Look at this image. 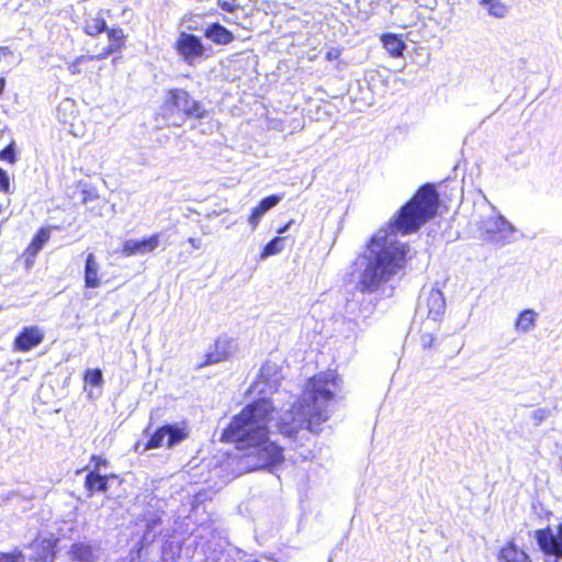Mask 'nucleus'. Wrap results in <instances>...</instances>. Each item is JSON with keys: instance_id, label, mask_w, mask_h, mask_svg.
Returning a JSON list of instances; mask_svg holds the SVG:
<instances>
[{"instance_id": "obj_33", "label": "nucleus", "mask_w": 562, "mask_h": 562, "mask_svg": "<svg viewBox=\"0 0 562 562\" xmlns=\"http://www.w3.org/2000/svg\"><path fill=\"white\" fill-rule=\"evenodd\" d=\"M0 191L4 193L10 192V179L4 169L0 167Z\"/></svg>"}, {"instance_id": "obj_21", "label": "nucleus", "mask_w": 562, "mask_h": 562, "mask_svg": "<svg viewBox=\"0 0 562 562\" xmlns=\"http://www.w3.org/2000/svg\"><path fill=\"white\" fill-rule=\"evenodd\" d=\"M69 554L76 562H94L93 548L89 543H72L69 549Z\"/></svg>"}, {"instance_id": "obj_15", "label": "nucleus", "mask_w": 562, "mask_h": 562, "mask_svg": "<svg viewBox=\"0 0 562 562\" xmlns=\"http://www.w3.org/2000/svg\"><path fill=\"white\" fill-rule=\"evenodd\" d=\"M110 479H117L116 474H100L95 470H89L85 476L83 487L88 496L97 493H106Z\"/></svg>"}, {"instance_id": "obj_34", "label": "nucleus", "mask_w": 562, "mask_h": 562, "mask_svg": "<svg viewBox=\"0 0 562 562\" xmlns=\"http://www.w3.org/2000/svg\"><path fill=\"white\" fill-rule=\"evenodd\" d=\"M98 193L94 189L85 186L82 189V203H87L89 201H94L98 199Z\"/></svg>"}, {"instance_id": "obj_25", "label": "nucleus", "mask_w": 562, "mask_h": 562, "mask_svg": "<svg viewBox=\"0 0 562 562\" xmlns=\"http://www.w3.org/2000/svg\"><path fill=\"white\" fill-rule=\"evenodd\" d=\"M284 237L276 236L262 249L261 257H269L277 255L283 249Z\"/></svg>"}, {"instance_id": "obj_19", "label": "nucleus", "mask_w": 562, "mask_h": 562, "mask_svg": "<svg viewBox=\"0 0 562 562\" xmlns=\"http://www.w3.org/2000/svg\"><path fill=\"white\" fill-rule=\"evenodd\" d=\"M381 42L390 56L394 58L403 56L406 45L405 42L401 38V35L394 33H385L381 36Z\"/></svg>"}, {"instance_id": "obj_39", "label": "nucleus", "mask_w": 562, "mask_h": 562, "mask_svg": "<svg viewBox=\"0 0 562 562\" xmlns=\"http://www.w3.org/2000/svg\"><path fill=\"white\" fill-rule=\"evenodd\" d=\"M339 54H340V53H339V50L328 52V53L326 54V58H327L328 60H331V59H334V58H337V57L339 56Z\"/></svg>"}, {"instance_id": "obj_24", "label": "nucleus", "mask_w": 562, "mask_h": 562, "mask_svg": "<svg viewBox=\"0 0 562 562\" xmlns=\"http://www.w3.org/2000/svg\"><path fill=\"white\" fill-rule=\"evenodd\" d=\"M480 4L487 7L488 14L495 18H504L507 7L501 0H479Z\"/></svg>"}, {"instance_id": "obj_1", "label": "nucleus", "mask_w": 562, "mask_h": 562, "mask_svg": "<svg viewBox=\"0 0 562 562\" xmlns=\"http://www.w3.org/2000/svg\"><path fill=\"white\" fill-rule=\"evenodd\" d=\"M439 207L435 184H422L397 213L381 228L383 236L373 235L366 244L370 260L361 272L358 289L373 293L402 271L409 260L407 244L390 239L389 235H409L434 218Z\"/></svg>"}, {"instance_id": "obj_11", "label": "nucleus", "mask_w": 562, "mask_h": 562, "mask_svg": "<svg viewBox=\"0 0 562 562\" xmlns=\"http://www.w3.org/2000/svg\"><path fill=\"white\" fill-rule=\"evenodd\" d=\"M44 331L36 325L24 326L13 339V349L18 352H29L43 342Z\"/></svg>"}, {"instance_id": "obj_38", "label": "nucleus", "mask_w": 562, "mask_h": 562, "mask_svg": "<svg viewBox=\"0 0 562 562\" xmlns=\"http://www.w3.org/2000/svg\"><path fill=\"white\" fill-rule=\"evenodd\" d=\"M294 223L293 220H290L288 223H285L283 226H281L280 228L277 229V233L279 235L283 234L286 232V229Z\"/></svg>"}, {"instance_id": "obj_2", "label": "nucleus", "mask_w": 562, "mask_h": 562, "mask_svg": "<svg viewBox=\"0 0 562 562\" xmlns=\"http://www.w3.org/2000/svg\"><path fill=\"white\" fill-rule=\"evenodd\" d=\"M340 382L338 374L333 371L310 376L301 397L291 406L290 416L278 422V432L293 442L299 441L302 429L319 435L322 425L330 417L328 405L335 401V391Z\"/></svg>"}, {"instance_id": "obj_18", "label": "nucleus", "mask_w": 562, "mask_h": 562, "mask_svg": "<svg viewBox=\"0 0 562 562\" xmlns=\"http://www.w3.org/2000/svg\"><path fill=\"white\" fill-rule=\"evenodd\" d=\"M203 34L216 45H227L234 41V34L218 22L207 25Z\"/></svg>"}, {"instance_id": "obj_7", "label": "nucleus", "mask_w": 562, "mask_h": 562, "mask_svg": "<svg viewBox=\"0 0 562 562\" xmlns=\"http://www.w3.org/2000/svg\"><path fill=\"white\" fill-rule=\"evenodd\" d=\"M173 47L178 55L189 65H193L196 60L205 57V47L201 38L194 34L181 32Z\"/></svg>"}, {"instance_id": "obj_32", "label": "nucleus", "mask_w": 562, "mask_h": 562, "mask_svg": "<svg viewBox=\"0 0 562 562\" xmlns=\"http://www.w3.org/2000/svg\"><path fill=\"white\" fill-rule=\"evenodd\" d=\"M422 347L424 350L431 349L436 345V337L432 334H424L420 337Z\"/></svg>"}, {"instance_id": "obj_20", "label": "nucleus", "mask_w": 562, "mask_h": 562, "mask_svg": "<svg viewBox=\"0 0 562 562\" xmlns=\"http://www.w3.org/2000/svg\"><path fill=\"white\" fill-rule=\"evenodd\" d=\"M106 21L101 11L95 15H89L83 22V32L89 36H98L106 31Z\"/></svg>"}, {"instance_id": "obj_9", "label": "nucleus", "mask_w": 562, "mask_h": 562, "mask_svg": "<svg viewBox=\"0 0 562 562\" xmlns=\"http://www.w3.org/2000/svg\"><path fill=\"white\" fill-rule=\"evenodd\" d=\"M221 441L232 443L237 449L245 447L246 441V408L234 416L227 427L223 430Z\"/></svg>"}, {"instance_id": "obj_28", "label": "nucleus", "mask_w": 562, "mask_h": 562, "mask_svg": "<svg viewBox=\"0 0 562 562\" xmlns=\"http://www.w3.org/2000/svg\"><path fill=\"white\" fill-rule=\"evenodd\" d=\"M0 562H25L23 553L14 549L11 552H0Z\"/></svg>"}, {"instance_id": "obj_4", "label": "nucleus", "mask_w": 562, "mask_h": 562, "mask_svg": "<svg viewBox=\"0 0 562 562\" xmlns=\"http://www.w3.org/2000/svg\"><path fill=\"white\" fill-rule=\"evenodd\" d=\"M161 115L172 121V125L181 126L188 120H203L207 115L203 103L195 100L189 91L180 88L167 90L161 104Z\"/></svg>"}, {"instance_id": "obj_5", "label": "nucleus", "mask_w": 562, "mask_h": 562, "mask_svg": "<svg viewBox=\"0 0 562 562\" xmlns=\"http://www.w3.org/2000/svg\"><path fill=\"white\" fill-rule=\"evenodd\" d=\"M188 431L177 425L158 427L144 445V450L159 449L162 446L172 448L188 438Z\"/></svg>"}, {"instance_id": "obj_16", "label": "nucleus", "mask_w": 562, "mask_h": 562, "mask_svg": "<svg viewBox=\"0 0 562 562\" xmlns=\"http://www.w3.org/2000/svg\"><path fill=\"white\" fill-rule=\"evenodd\" d=\"M109 44L104 47L98 55H95L97 60L105 59L110 55L122 50L126 44V34L124 30L121 27H110L105 31Z\"/></svg>"}, {"instance_id": "obj_27", "label": "nucleus", "mask_w": 562, "mask_h": 562, "mask_svg": "<svg viewBox=\"0 0 562 562\" xmlns=\"http://www.w3.org/2000/svg\"><path fill=\"white\" fill-rule=\"evenodd\" d=\"M94 56L81 55L68 65V70L71 75H79L81 72L80 65L90 60H94Z\"/></svg>"}, {"instance_id": "obj_40", "label": "nucleus", "mask_w": 562, "mask_h": 562, "mask_svg": "<svg viewBox=\"0 0 562 562\" xmlns=\"http://www.w3.org/2000/svg\"><path fill=\"white\" fill-rule=\"evenodd\" d=\"M88 469H89V467L87 465V467H85V468H82V469L77 470V471H76V473H77V474H79V473H81L82 471H86V470H88Z\"/></svg>"}, {"instance_id": "obj_23", "label": "nucleus", "mask_w": 562, "mask_h": 562, "mask_svg": "<svg viewBox=\"0 0 562 562\" xmlns=\"http://www.w3.org/2000/svg\"><path fill=\"white\" fill-rule=\"evenodd\" d=\"M537 313L532 310H524L515 322V328L518 331L527 333L536 325Z\"/></svg>"}, {"instance_id": "obj_17", "label": "nucleus", "mask_w": 562, "mask_h": 562, "mask_svg": "<svg viewBox=\"0 0 562 562\" xmlns=\"http://www.w3.org/2000/svg\"><path fill=\"white\" fill-rule=\"evenodd\" d=\"M83 281L86 289H97L102 284L100 265L92 252L87 254L85 259Z\"/></svg>"}, {"instance_id": "obj_22", "label": "nucleus", "mask_w": 562, "mask_h": 562, "mask_svg": "<svg viewBox=\"0 0 562 562\" xmlns=\"http://www.w3.org/2000/svg\"><path fill=\"white\" fill-rule=\"evenodd\" d=\"M281 201V196L278 194H271L262 200L251 210L250 221L257 222L261 215H263L268 210L276 206Z\"/></svg>"}, {"instance_id": "obj_36", "label": "nucleus", "mask_w": 562, "mask_h": 562, "mask_svg": "<svg viewBox=\"0 0 562 562\" xmlns=\"http://www.w3.org/2000/svg\"><path fill=\"white\" fill-rule=\"evenodd\" d=\"M188 243L191 245L192 248L194 249H200L201 246H202V243H201V239L199 238H194V237H190L188 238Z\"/></svg>"}, {"instance_id": "obj_35", "label": "nucleus", "mask_w": 562, "mask_h": 562, "mask_svg": "<svg viewBox=\"0 0 562 562\" xmlns=\"http://www.w3.org/2000/svg\"><path fill=\"white\" fill-rule=\"evenodd\" d=\"M495 224L496 226L499 228V231H503V232H513V226L510 223H508L506 220H504L503 217H497L495 220Z\"/></svg>"}, {"instance_id": "obj_8", "label": "nucleus", "mask_w": 562, "mask_h": 562, "mask_svg": "<svg viewBox=\"0 0 562 562\" xmlns=\"http://www.w3.org/2000/svg\"><path fill=\"white\" fill-rule=\"evenodd\" d=\"M58 538L37 535L27 544L32 551L31 560L33 562H54L57 553Z\"/></svg>"}, {"instance_id": "obj_30", "label": "nucleus", "mask_w": 562, "mask_h": 562, "mask_svg": "<svg viewBox=\"0 0 562 562\" xmlns=\"http://www.w3.org/2000/svg\"><path fill=\"white\" fill-rule=\"evenodd\" d=\"M90 464L92 467L90 470H95L97 472H100L102 468L109 467V461L101 454H92L90 457Z\"/></svg>"}, {"instance_id": "obj_41", "label": "nucleus", "mask_w": 562, "mask_h": 562, "mask_svg": "<svg viewBox=\"0 0 562 562\" xmlns=\"http://www.w3.org/2000/svg\"><path fill=\"white\" fill-rule=\"evenodd\" d=\"M8 48L7 47H0V52H7Z\"/></svg>"}, {"instance_id": "obj_31", "label": "nucleus", "mask_w": 562, "mask_h": 562, "mask_svg": "<svg viewBox=\"0 0 562 562\" xmlns=\"http://www.w3.org/2000/svg\"><path fill=\"white\" fill-rule=\"evenodd\" d=\"M550 416V411L547 408H538L531 414V419L536 426L542 424V422Z\"/></svg>"}, {"instance_id": "obj_12", "label": "nucleus", "mask_w": 562, "mask_h": 562, "mask_svg": "<svg viewBox=\"0 0 562 562\" xmlns=\"http://www.w3.org/2000/svg\"><path fill=\"white\" fill-rule=\"evenodd\" d=\"M160 243V234L155 233L142 239H127L122 244L121 251L125 257L153 252Z\"/></svg>"}, {"instance_id": "obj_26", "label": "nucleus", "mask_w": 562, "mask_h": 562, "mask_svg": "<svg viewBox=\"0 0 562 562\" xmlns=\"http://www.w3.org/2000/svg\"><path fill=\"white\" fill-rule=\"evenodd\" d=\"M83 379L92 386H100L103 383L102 371L98 368L86 370Z\"/></svg>"}, {"instance_id": "obj_6", "label": "nucleus", "mask_w": 562, "mask_h": 562, "mask_svg": "<svg viewBox=\"0 0 562 562\" xmlns=\"http://www.w3.org/2000/svg\"><path fill=\"white\" fill-rule=\"evenodd\" d=\"M533 535L543 555L562 558V522L557 526L555 532L550 526H547L535 530Z\"/></svg>"}, {"instance_id": "obj_10", "label": "nucleus", "mask_w": 562, "mask_h": 562, "mask_svg": "<svg viewBox=\"0 0 562 562\" xmlns=\"http://www.w3.org/2000/svg\"><path fill=\"white\" fill-rule=\"evenodd\" d=\"M53 228V226H42L35 232L21 255L25 268L30 269L34 266L38 252L49 241Z\"/></svg>"}, {"instance_id": "obj_3", "label": "nucleus", "mask_w": 562, "mask_h": 562, "mask_svg": "<svg viewBox=\"0 0 562 562\" xmlns=\"http://www.w3.org/2000/svg\"><path fill=\"white\" fill-rule=\"evenodd\" d=\"M276 414L270 397L248 404V472L270 469L284 461L283 448L269 438L268 425Z\"/></svg>"}, {"instance_id": "obj_14", "label": "nucleus", "mask_w": 562, "mask_h": 562, "mask_svg": "<svg viewBox=\"0 0 562 562\" xmlns=\"http://www.w3.org/2000/svg\"><path fill=\"white\" fill-rule=\"evenodd\" d=\"M497 562H533L532 558L514 539L506 540L496 551Z\"/></svg>"}, {"instance_id": "obj_13", "label": "nucleus", "mask_w": 562, "mask_h": 562, "mask_svg": "<svg viewBox=\"0 0 562 562\" xmlns=\"http://www.w3.org/2000/svg\"><path fill=\"white\" fill-rule=\"evenodd\" d=\"M235 351L232 340L217 338L211 349L204 355V359L196 366L198 369L227 360Z\"/></svg>"}, {"instance_id": "obj_37", "label": "nucleus", "mask_w": 562, "mask_h": 562, "mask_svg": "<svg viewBox=\"0 0 562 562\" xmlns=\"http://www.w3.org/2000/svg\"><path fill=\"white\" fill-rule=\"evenodd\" d=\"M218 4L223 10H225L227 12H233L234 8H235L233 4H231L229 2H226V1H218Z\"/></svg>"}, {"instance_id": "obj_29", "label": "nucleus", "mask_w": 562, "mask_h": 562, "mask_svg": "<svg viewBox=\"0 0 562 562\" xmlns=\"http://www.w3.org/2000/svg\"><path fill=\"white\" fill-rule=\"evenodd\" d=\"M0 160L13 165L16 161L14 143L11 142L8 146L0 150Z\"/></svg>"}]
</instances>
